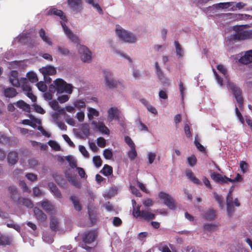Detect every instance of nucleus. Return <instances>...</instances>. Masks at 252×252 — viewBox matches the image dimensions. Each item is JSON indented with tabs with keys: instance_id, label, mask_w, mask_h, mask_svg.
<instances>
[{
	"instance_id": "nucleus-15",
	"label": "nucleus",
	"mask_w": 252,
	"mask_h": 252,
	"mask_svg": "<svg viewBox=\"0 0 252 252\" xmlns=\"http://www.w3.org/2000/svg\"><path fill=\"white\" fill-rule=\"evenodd\" d=\"M10 83L15 87H19L20 83L18 79V73L16 70H12L10 74L9 79Z\"/></svg>"
},
{
	"instance_id": "nucleus-62",
	"label": "nucleus",
	"mask_w": 252,
	"mask_h": 252,
	"mask_svg": "<svg viewBox=\"0 0 252 252\" xmlns=\"http://www.w3.org/2000/svg\"><path fill=\"white\" fill-rule=\"evenodd\" d=\"M125 142L130 147V148L135 147L134 143H133L130 137H129V136H126L125 137Z\"/></svg>"
},
{
	"instance_id": "nucleus-61",
	"label": "nucleus",
	"mask_w": 252,
	"mask_h": 252,
	"mask_svg": "<svg viewBox=\"0 0 252 252\" xmlns=\"http://www.w3.org/2000/svg\"><path fill=\"white\" fill-rule=\"evenodd\" d=\"M184 131L186 136L188 138H190L192 136L190 127L188 124H186L184 126Z\"/></svg>"
},
{
	"instance_id": "nucleus-26",
	"label": "nucleus",
	"mask_w": 252,
	"mask_h": 252,
	"mask_svg": "<svg viewBox=\"0 0 252 252\" xmlns=\"http://www.w3.org/2000/svg\"><path fill=\"white\" fill-rule=\"evenodd\" d=\"M40 205L41 207L48 213L52 212L54 209L53 204L48 200L41 202Z\"/></svg>"
},
{
	"instance_id": "nucleus-3",
	"label": "nucleus",
	"mask_w": 252,
	"mask_h": 252,
	"mask_svg": "<svg viewBox=\"0 0 252 252\" xmlns=\"http://www.w3.org/2000/svg\"><path fill=\"white\" fill-rule=\"evenodd\" d=\"M116 32L118 37L125 42L132 43L136 41V37L132 33L128 32L119 26L116 28Z\"/></svg>"
},
{
	"instance_id": "nucleus-27",
	"label": "nucleus",
	"mask_w": 252,
	"mask_h": 252,
	"mask_svg": "<svg viewBox=\"0 0 252 252\" xmlns=\"http://www.w3.org/2000/svg\"><path fill=\"white\" fill-rule=\"evenodd\" d=\"M17 202L18 204L24 205L29 208H32L33 206L32 201L28 198L22 197H18Z\"/></svg>"
},
{
	"instance_id": "nucleus-33",
	"label": "nucleus",
	"mask_w": 252,
	"mask_h": 252,
	"mask_svg": "<svg viewBox=\"0 0 252 252\" xmlns=\"http://www.w3.org/2000/svg\"><path fill=\"white\" fill-rule=\"evenodd\" d=\"M70 199L73 203L75 209L78 211H81L82 207L78 198L75 196L72 195L70 196Z\"/></svg>"
},
{
	"instance_id": "nucleus-38",
	"label": "nucleus",
	"mask_w": 252,
	"mask_h": 252,
	"mask_svg": "<svg viewBox=\"0 0 252 252\" xmlns=\"http://www.w3.org/2000/svg\"><path fill=\"white\" fill-rule=\"evenodd\" d=\"M57 51L60 54L63 56H67L70 53L69 50L63 46H58L57 48Z\"/></svg>"
},
{
	"instance_id": "nucleus-22",
	"label": "nucleus",
	"mask_w": 252,
	"mask_h": 252,
	"mask_svg": "<svg viewBox=\"0 0 252 252\" xmlns=\"http://www.w3.org/2000/svg\"><path fill=\"white\" fill-rule=\"evenodd\" d=\"M17 94L16 89L12 87L5 88L3 90L4 95L6 97H14L17 95Z\"/></svg>"
},
{
	"instance_id": "nucleus-17",
	"label": "nucleus",
	"mask_w": 252,
	"mask_h": 252,
	"mask_svg": "<svg viewBox=\"0 0 252 252\" xmlns=\"http://www.w3.org/2000/svg\"><path fill=\"white\" fill-rule=\"evenodd\" d=\"M202 217L205 220H213L217 217L216 211L213 209H210L204 213Z\"/></svg>"
},
{
	"instance_id": "nucleus-52",
	"label": "nucleus",
	"mask_w": 252,
	"mask_h": 252,
	"mask_svg": "<svg viewBox=\"0 0 252 252\" xmlns=\"http://www.w3.org/2000/svg\"><path fill=\"white\" fill-rule=\"evenodd\" d=\"M218 70L220 72V73H222L226 78L227 79V70L226 68L224 67L223 65L221 64L218 65L217 66Z\"/></svg>"
},
{
	"instance_id": "nucleus-45",
	"label": "nucleus",
	"mask_w": 252,
	"mask_h": 252,
	"mask_svg": "<svg viewBox=\"0 0 252 252\" xmlns=\"http://www.w3.org/2000/svg\"><path fill=\"white\" fill-rule=\"evenodd\" d=\"M203 227L205 230L209 232L214 231L217 229V225L210 223H205Z\"/></svg>"
},
{
	"instance_id": "nucleus-57",
	"label": "nucleus",
	"mask_w": 252,
	"mask_h": 252,
	"mask_svg": "<svg viewBox=\"0 0 252 252\" xmlns=\"http://www.w3.org/2000/svg\"><path fill=\"white\" fill-rule=\"evenodd\" d=\"M248 164L244 161H241L240 162V167L243 173H245L248 168Z\"/></svg>"
},
{
	"instance_id": "nucleus-44",
	"label": "nucleus",
	"mask_w": 252,
	"mask_h": 252,
	"mask_svg": "<svg viewBox=\"0 0 252 252\" xmlns=\"http://www.w3.org/2000/svg\"><path fill=\"white\" fill-rule=\"evenodd\" d=\"M68 180L76 188H79L80 187V184L79 182L74 177L68 176Z\"/></svg>"
},
{
	"instance_id": "nucleus-24",
	"label": "nucleus",
	"mask_w": 252,
	"mask_h": 252,
	"mask_svg": "<svg viewBox=\"0 0 252 252\" xmlns=\"http://www.w3.org/2000/svg\"><path fill=\"white\" fill-rule=\"evenodd\" d=\"M108 117L110 120L113 119L118 120L119 118V111L117 108H110L108 111Z\"/></svg>"
},
{
	"instance_id": "nucleus-53",
	"label": "nucleus",
	"mask_w": 252,
	"mask_h": 252,
	"mask_svg": "<svg viewBox=\"0 0 252 252\" xmlns=\"http://www.w3.org/2000/svg\"><path fill=\"white\" fill-rule=\"evenodd\" d=\"M79 150L81 153L86 158H89V154L86 148L83 145L79 146Z\"/></svg>"
},
{
	"instance_id": "nucleus-13",
	"label": "nucleus",
	"mask_w": 252,
	"mask_h": 252,
	"mask_svg": "<svg viewBox=\"0 0 252 252\" xmlns=\"http://www.w3.org/2000/svg\"><path fill=\"white\" fill-rule=\"evenodd\" d=\"M96 237V233L94 230H90L83 234V241L85 243L91 244L94 242Z\"/></svg>"
},
{
	"instance_id": "nucleus-5",
	"label": "nucleus",
	"mask_w": 252,
	"mask_h": 252,
	"mask_svg": "<svg viewBox=\"0 0 252 252\" xmlns=\"http://www.w3.org/2000/svg\"><path fill=\"white\" fill-rule=\"evenodd\" d=\"M159 197L163 200V202L170 209L175 210L176 204L174 199L168 194L161 191L158 194Z\"/></svg>"
},
{
	"instance_id": "nucleus-31",
	"label": "nucleus",
	"mask_w": 252,
	"mask_h": 252,
	"mask_svg": "<svg viewBox=\"0 0 252 252\" xmlns=\"http://www.w3.org/2000/svg\"><path fill=\"white\" fill-rule=\"evenodd\" d=\"M100 172L105 176H110L113 173V168L108 164H104Z\"/></svg>"
},
{
	"instance_id": "nucleus-37",
	"label": "nucleus",
	"mask_w": 252,
	"mask_h": 252,
	"mask_svg": "<svg viewBox=\"0 0 252 252\" xmlns=\"http://www.w3.org/2000/svg\"><path fill=\"white\" fill-rule=\"evenodd\" d=\"M27 77L32 83H36L38 81V78L36 74L33 72H30L27 74Z\"/></svg>"
},
{
	"instance_id": "nucleus-25",
	"label": "nucleus",
	"mask_w": 252,
	"mask_h": 252,
	"mask_svg": "<svg viewBox=\"0 0 252 252\" xmlns=\"http://www.w3.org/2000/svg\"><path fill=\"white\" fill-rule=\"evenodd\" d=\"M93 124L95 125V127L98 130L102 133L108 134L109 133V130L105 125L102 123H98L97 124L96 122L93 121Z\"/></svg>"
},
{
	"instance_id": "nucleus-60",
	"label": "nucleus",
	"mask_w": 252,
	"mask_h": 252,
	"mask_svg": "<svg viewBox=\"0 0 252 252\" xmlns=\"http://www.w3.org/2000/svg\"><path fill=\"white\" fill-rule=\"evenodd\" d=\"M221 175L216 172H213L211 173L210 175L212 179L213 180L216 182H218V180L220 179V178H221Z\"/></svg>"
},
{
	"instance_id": "nucleus-9",
	"label": "nucleus",
	"mask_w": 252,
	"mask_h": 252,
	"mask_svg": "<svg viewBox=\"0 0 252 252\" xmlns=\"http://www.w3.org/2000/svg\"><path fill=\"white\" fill-rule=\"evenodd\" d=\"M78 52L81 55V59L84 62H88L91 60V52L85 46L81 45L78 49Z\"/></svg>"
},
{
	"instance_id": "nucleus-42",
	"label": "nucleus",
	"mask_w": 252,
	"mask_h": 252,
	"mask_svg": "<svg viewBox=\"0 0 252 252\" xmlns=\"http://www.w3.org/2000/svg\"><path fill=\"white\" fill-rule=\"evenodd\" d=\"M128 158L131 160H133L137 157V152L136 151L135 147L130 148L127 153Z\"/></svg>"
},
{
	"instance_id": "nucleus-14",
	"label": "nucleus",
	"mask_w": 252,
	"mask_h": 252,
	"mask_svg": "<svg viewBox=\"0 0 252 252\" xmlns=\"http://www.w3.org/2000/svg\"><path fill=\"white\" fill-rule=\"evenodd\" d=\"M40 72L43 75L44 78L46 79L47 76L53 75L56 74V68L51 65H47L40 69Z\"/></svg>"
},
{
	"instance_id": "nucleus-39",
	"label": "nucleus",
	"mask_w": 252,
	"mask_h": 252,
	"mask_svg": "<svg viewBox=\"0 0 252 252\" xmlns=\"http://www.w3.org/2000/svg\"><path fill=\"white\" fill-rule=\"evenodd\" d=\"M22 83V88L24 91L27 92V93L32 91L31 87L26 78H23Z\"/></svg>"
},
{
	"instance_id": "nucleus-41",
	"label": "nucleus",
	"mask_w": 252,
	"mask_h": 252,
	"mask_svg": "<svg viewBox=\"0 0 252 252\" xmlns=\"http://www.w3.org/2000/svg\"><path fill=\"white\" fill-rule=\"evenodd\" d=\"M233 2H220L216 5V8L225 9L232 5Z\"/></svg>"
},
{
	"instance_id": "nucleus-56",
	"label": "nucleus",
	"mask_w": 252,
	"mask_h": 252,
	"mask_svg": "<svg viewBox=\"0 0 252 252\" xmlns=\"http://www.w3.org/2000/svg\"><path fill=\"white\" fill-rule=\"evenodd\" d=\"M103 156L106 159H110L112 158L113 154L110 150L105 149L103 151Z\"/></svg>"
},
{
	"instance_id": "nucleus-36",
	"label": "nucleus",
	"mask_w": 252,
	"mask_h": 252,
	"mask_svg": "<svg viewBox=\"0 0 252 252\" xmlns=\"http://www.w3.org/2000/svg\"><path fill=\"white\" fill-rule=\"evenodd\" d=\"M88 117L89 120H92L94 116L98 117L99 116V112L94 108H89Z\"/></svg>"
},
{
	"instance_id": "nucleus-32",
	"label": "nucleus",
	"mask_w": 252,
	"mask_h": 252,
	"mask_svg": "<svg viewBox=\"0 0 252 252\" xmlns=\"http://www.w3.org/2000/svg\"><path fill=\"white\" fill-rule=\"evenodd\" d=\"M59 222L58 219L55 217H52L50 219V227L52 230L57 231L59 230Z\"/></svg>"
},
{
	"instance_id": "nucleus-6",
	"label": "nucleus",
	"mask_w": 252,
	"mask_h": 252,
	"mask_svg": "<svg viewBox=\"0 0 252 252\" xmlns=\"http://www.w3.org/2000/svg\"><path fill=\"white\" fill-rule=\"evenodd\" d=\"M159 197L163 200V202L170 209L175 210L176 204L174 199L168 194L161 191L158 194Z\"/></svg>"
},
{
	"instance_id": "nucleus-64",
	"label": "nucleus",
	"mask_w": 252,
	"mask_h": 252,
	"mask_svg": "<svg viewBox=\"0 0 252 252\" xmlns=\"http://www.w3.org/2000/svg\"><path fill=\"white\" fill-rule=\"evenodd\" d=\"M112 223L114 226L118 227L122 224V221L120 218L116 217L114 218Z\"/></svg>"
},
{
	"instance_id": "nucleus-30",
	"label": "nucleus",
	"mask_w": 252,
	"mask_h": 252,
	"mask_svg": "<svg viewBox=\"0 0 252 252\" xmlns=\"http://www.w3.org/2000/svg\"><path fill=\"white\" fill-rule=\"evenodd\" d=\"M49 186L50 190L54 193V194L57 197L61 198L62 197V194L60 190L58 189L56 185L54 183H50Z\"/></svg>"
},
{
	"instance_id": "nucleus-46",
	"label": "nucleus",
	"mask_w": 252,
	"mask_h": 252,
	"mask_svg": "<svg viewBox=\"0 0 252 252\" xmlns=\"http://www.w3.org/2000/svg\"><path fill=\"white\" fill-rule=\"evenodd\" d=\"M93 162L96 167H99L102 165V160L99 156H94L93 157Z\"/></svg>"
},
{
	"instance_id": "nucleus-49",
	"label": "nucleus",
	"mask_w": 252,
	"mask_h": 252,
	"mask_svg": "<svg viewBox=\"0 0 252 252\" xmlns=\"http://www.w3.org/2000/svg\"><path fill=\"white\" fill-rule=\"evenodd\" d=\"M197 162V159L194 155H192L188 158V164L190 166H194Z\"/></svg>"
},
{
	"instance_id": "nucleus-58",
	"label": "nucleus",
	"mask_w": 252,
	"mask_h": 252,
	"mask_svg": "<svg viewBox=\"0 0 252 252\" xmlns=\"http://www.w3.org/2000/svg\"><path fill=\"white\" fill-rule=\"evenodd\" d=\"M73 86L70 84H67L66 83L64 86L63 92H66L68 94H71L72 92Z\"/></svg>"
},
{
	"instance_id": "nucleus-35",
	"label": "nucleus",
	"mask_w": 252,
	"mask_h": 252,
	"mask_svg": "<svg viewBox=\"0 0 252 252\" xmlns=\"http://www.w3.org/2000/svg\"><path fill=\"white\" fill-rule=\"evenodd\" d=\"M16 105L19 108L22 109L24 111L29 112L30 109V105L25 102L23 100H19Z\"/></svg>"
},
{
	"instance_id": "nucleus-50",
	"label": "nucleus",
	"mask_w": 252,
	"mask_h": 252,
	"mask_svg": "<svg viewBox=\"0 0 252 252\" xmlns=\"http://www.w3.org/2000/svg\"><path fill=\"white\" fill-rule=\"evenodd\" d=\"M36 86L38 90L41 92H44L47 89V87L45 84L42 81L39 82L36 84Z\"/></svg>"
},
{
	"instance_id": "nucleus-48",
	"label": "nucleus",
	"mask_w": 252,
	"mask_h": 252,
	"mask_svg": "<svg viewBox=\"0 0 252 252\" xmlns=\"http://www.w3.org/2000/svg\"><path fill=\"white\" fill-rule=\"evenodd\" d=\"M214 198L215 200L218 202L219 204L220 207H222L223 206V199L221 195H220L217 194L216 192L213 193Z\"/></svg>"
},
{
	"instance_id": "nucleus-12",
	"label": "nucleus",
	"mask_w": 252,
	"mask_h": 252,
	"mask_svg": "<svg viewBox=\"0 0 252 252\" xmlns=\"http://www.w3.org/2000/svg\"><path fill=\"white\" fill-rule=\"evenodd\" d=\"M47 15H56L60 17V18L64 22H67V19L65 14L61 10L58 9L56 8H51L47 12Z\"/></svg>"
},
{
	"instance_id": "nucleus-18",
	"label": "nucleus",
	"mask_w": 252,
	"mask_h": 252,
	"mask_svg": "<svg viewBox=\"0 0 252 252\" xmlns=\"http://www.w3.org/2000/svg\"><path fill=\"white\" fill-rule=\"evenodd\" d=\"M34 214L38 221H44L47 219L46 215L39 208L35 207L33 209Z\"/></svg>"
},
{
	"instance_id": "nucleus-55",
	"label": "nucleus",
	"mask_w": 252,
	"mask_h": 252,
	"mask_svg": "<svg viewBox=\"0 0 252 252\" xmlns=\"http://www.w3.org/2000/svg\"><path fill=\"white\" fill-rule=\"evenodd\" d=\"M229 14L232 15V18L235 19L237 20H244L246 18V16H247L246 14Z\"/></svg>"
},
{
	"instance_id": "nucleus-7",
	"label": "nucleus",
	"mask_w": 252,
	"mask_h": 252,
	"mask_svg": "<svg viewBox=\"0 0 252 252\" xmlns=\"http://www.w3.org/2000/svg\"><path fill=\"white\" fill-rule=\"evenodd\" d=\"M104 78L107 86L111 88L118 87V85H121L120 82H118L111 78V73L108 71H104Z\"/></svg>"
},
{
	"instance_id": "nucleus-8",
	"label": "nucleus",
	"mask_w": 252,
	"mask_h": 252,
	"mask_svg": "<svg viewBox=\"0 0 252 252\" xmlns=\"http://www.w3.org/2000/svg\"><path fill=\"white\" fill-rule=\"evenodd\" d=\"M71 9L75 13L80 12L83 9L82 0H67Z\"/></svg>"
},
{
	"instance_id": "nucleus-59",
	"label": "nucleus",
	"mask_w": 252,
	"mask_h": 252,
	"mask_svg": "<svg viewBox=\"0 0 252 252\" xmlns=\"http://www.w3.org/2000/svg\"><path fill=\"white\" fill-rule=\"evenodd\" d=\"M225 177L227 181L232 183L239 182L242 180V176L239 174H237L236 177L234 179H231V178H228L226 176H225Z\"/></svg>"
},
{
	"instance_id": "nucleus-19",
	"label": "nucleus",
	"mask_w": 252,
	"mask_h": 252,
	"mask_svg": "<svg viewBox=\"0 0 252 252\" xmlns=\"http://www.w3.org/2000/svg\"><path fill=\"white\" fill-rule=\"evenodd\" d=\"M8 191L10 193V198L14 202H17L18 196L17 188L16 187L11 186L8 187Z\"/></svg>"
},
{
	"instance_id": "nucleus-54",
	"label": "nucleus",
	"mask_w": 252,
	"mask_h": 252,
	"mask_svg": "<svg viewBox=\"0 0 252 252\" xmlns=\"http://www.w3.org/2000/svg\"><path fill=\"white\" fill-rule=\"evenodd\" d=\"M97 144L99 147L104 148L106 146V140L103 137H98L97 139Z\"/></svg>"
},
{
	"instance_id": "nucleus-21",
	"label": "nucleus",
	"mask_w": 252,
	"mask_h": 252,
	"mask_svg": "<svg viewBox=\"0 0 252 252\" xmlns=\"http://www.w3.org/2000/svg\"><path fill=\"white\" fill-rule=\"evenodd\" d=\"M18 160V153L15 151L10 152L7 156V161L11 165L15 164Z\"/></svg>"
},
{
	"instance_id": "nucleus-43",
	"label": "nucleus",
	"mask_w": 252,
	"mask_h": 252,
	"mask_svg": "<svg viewBox=\"0 0 252 252\" xmlns=\"http://www.w3.org/2000/svg\"><path fill=\"white\" fill-rule=\"evenodd\" d=\"M66 159L68 161L69 166L72 168H76V167H77L76 161L73 157L71 156H67L66 158Z\"/></svg>"
},
{
	"instance_id": "nucleus-23",
	"label": "nucleus",
	"mask_w": 252,
	"mask_h": 252,
	"mask_svg": "<svg viewBox=\"0 0 252 252\" xmlns=\"http://www.w3.org/2000/svg\"><path fill=\"white\" fill-rule=\"evenodd\" d=\"M186 175L187 177L193 183L198 185H202L201 182L193 174V173L191 170H188L186 172Z\"/></svg>"
},
{
	"instance_id": "nucleus-10",
	"label": "nucleus",
	"mask_w": 252,
	"mask_h": 252,
	"mask_svg": "<svg viewBox=\"0 0 252 252\" xmlns=\"http://www.w3.org/2000/svg\"><path fill=\"white\" fill-rule=\"evenodd\" d=\"M55 86L51 85L49 87V89L51 91H52V88L57 91L58 93H63L64 86L66 82L62 79H57L55 82Z\"/></svg>"
},
{
	"instance_id": "nucleus-51",
	"label": "nucleus",
	"mask_w": 252,
	"mask_h": 252,
	"mask_svg": "<svg viewBox=\"0 0 252 252\" xmlns=\"http://www.w3.org/2000/svg\"><path fill=\"white\" fill-rule=\"evenodd\" d=\"M197 137L196 136L195 138V140L194 141V145H195L197 149L200 152H205V149L203 145H202L197 140Z\"/></svg>"
},
{
	"instance_id": "nucleus-34",
	"label": "nucleus",
	"mask_w": 252,
	"mask_h": 252,
	"mask_svg": "<svg viewBox=\"0 0 252 252\" xmlns=\"http://www.w3.org/2000/svg\"><path fill=\"white\" fill-rule=\"evenodd\" d=\"M39 34L41 39L49 45H52V43L48 36L46 35V32L43 29H41L39 31Z\"/></svg>"
},
{
	"instance_id": "nucleus-47",
	"label": "nucleus",
	"mask_w": 252,
	"mask_h": 252,
	"mask_svg": "<svg viewBox=\"0 0 252 252\" xmlns=\"http://www.w3.org/2000/svg\"><path fill=\"white\" fill-rule=\"evenodd\" d=\"M9 143V138L5 134L0 132V143L2 144H7Z\"/></svg>"
},
{
	"instance_id": "nucleus-2",
	"label": "nucleus",
	"mask_w": 252,
	"mask_h": 252,
	"mask_svg": "<svg viewBox=\"0 0 252 252\" xmlns=\"http://www.w3.org/2000/svg\"><path fill=\"white\" fill-rule=\"evenodd\" d=\"M133 210L132 215L136 218L142 219L145 220L149 221L155 219V215L147 210H140V206L137 205L135 207L136 202L134 200H132Z\"/></svg>"
},
{
	"instance_id": "nucleus-40",
	"label": "nucleus",
	"mask_w": 252,
	"mask_h": 252,
	"mask_svg": "<svg viewBox=\"0 0 252 252\" xmlns=\"http://www.w3.org/2000/svg\"><path fill=\"white\" fill-rule=\"evenodd\" d=\"M174 44L176 48V53L179 57L183 56V51L182 47L178 41H175Z\"/></svg>"
},
{
	"instance_id": "nucleus-1",
	"label": "nucleus",
	"mask_w": 252,
	"mask_h": 252,
	"mask_svg": "<svg viewBox=\"0 0 252 252\" xmlns=\"http://www.w3.org/2000/svg\"><path fill=\"white\" fill-rule=\"evenodd\" d=\"M247 25L235 26L233 30L235 33L231 35V39L233 40L241 41L252 38V31L246 30Z\"/></svg>"
},
{
	"instance_id": "nucleus-29",
	"label": "nucleus",
	"mask_w": 252,
	"mask_h": 252,
	"mask_svg": "<svg viewBox=\"0 0 252 252\" xmlns=\"http://www.w3.org/2000/svg\"><path fill=\"white\" fill-rule=\"evenodd\" d=\"M11 242L12 240L10 237L5 235L0 236V246L10 245L11 244Z\"/></svg>"
},
{
	"instance_id": "nucleus-20",
	"label": "nucleus",
	"mask_w": 252,
	"mask_h": 252,
	"mask_svg": "<svg viewBox=\"0 0 252 252\" xmlns=\"http://www.w3.org/2000/svg\"><path fill=\"white\" fill-rule=\"evenodd\" d=\"M155 66L156 69V73L158 77V79L161 82L164 83H166L168 82V79L164 76V74L160 69L158 62H156Z\"/></svg>"
},
{
	"instance_id": "nucleus-4",
	"label": "nucleus",
	"mask_w": 252,
	"mask_h": 252,
	"mask_svg": "<svg viewBox=\"0 0 252 252\" xmlns=\"http://www.w3.org/2000/svg\"><path fill=\"white\" fill-rule=\"evenodd\" d=\"M227 85L228 89L231 90L232 93L236 98L237 102L239 104V107L241 108L243 106L244 102L243 98L242 96V91L241 89L234 83L230 82L229 80L227 81Z\"/></svg>"
},
{
	"instance_id": "nucleus-11",
	"label": "nucleus",
	"mask_w": 252,
	"mask_h": 252,
	"mask_svg": "<svg viewBox=\"0 0 252 252\" xmlns=\"http://www.w3.org/2000/svg\"><path fill=\"white\" fill-rule=\"evenodd\" d=\"M64 22V21L60 22L64 33L72 42L77 43L79 41L78 38L72 33V31L67 27Z\"/></svg>"
},
{
	"instance_id": "nucleus-28",
	"label": "nucleus",
	"mask_w": 252,
	"mask_h": 252,
	"mask_svg": "<svg viewBox=\"0 0 252 252\" xmlns=\"http://www.w3.org/2000/svg\"><path fill=\"white\" fill-rule=\"evenodd\" d=\"M73 105L78 110L85 109L86 108V101L84 99H77L74 101Z\"/></svg>"
},
{
	"instance_id": "nucleus-63",
	"label": "nucleus",
	"mask_w": 252,
	"mask_h": 252,
	"mask_svg": "<svg viewBox=\"0 0 252 252\" xmlns=\"http://www.w3.org/2000/svg\"><path fill=\"white\" fill-rule=\"evenodd\" d=\"M68 99L69 96L66 94H63L58 97V100L61 103L66 102Z\"/></svg>"
},
{
	"instance_id": "nucleus-16",
	"label": "nucleus",
	"mask_w": 252,
	"mask_h": 252,
	"mask_svg": "<svg viewBox=\"0 0 252 252\" xmlns=\"http://www.w3.org/2000/svg\"><path fill=\"white\" fill-rule=\"evenodd\" d=\"M239 62L243 64H248L252 62V50L247 51L244 55L240 58Z\"/></svg>"
}]
</instances>
